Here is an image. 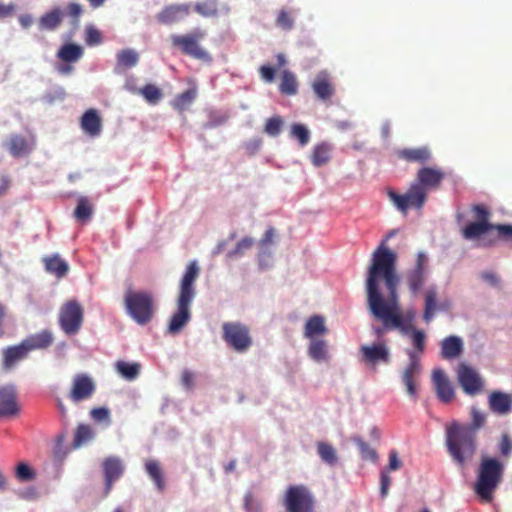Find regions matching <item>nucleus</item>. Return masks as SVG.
I'll use <instances>...</instances> for the list:
<instances>
[{
    "instance_id": "8fccbe9b",
    "label": "nucleus",
    "mask_w": 512,
    "mask_h": 512,
    "mask_svg": "<svg viewBox=\"0 0 512 512\" xmlns=\"http://www.w3.org/2000/svg\"><path fill=\"white\" fill-rule=\"evenodd\" d=\"M290 134L293 138L298 140L301 146H305L310 141L309 130L303 124H293L291 126Z\"/></svg>"
},
{
    "instance_id": "bf43d9fd",
    "label": "nucleus",
    "mask_w": 512,
    "mask_h": 512,
    "mask_svg": "<svg viewBox=\"0 0 512 512\" xmlns=\"http://www.w3.org/2000/svg\"><path fill=\"white\" fill-rule=\"evenodd\" d=\"M91 417L97 422H107L110 423V412L105 407L94 408L91 410Z\"/></svg>"
},
{
    "instance_id": "473e14b6",
    "label": "nucleus",
    "mask_w": 512,
    "mask_h": 512,
    "mask_svg": "<svg viewBox=\"0 0 512 512\" xmlns=\"http://www.w3.org/2000/svg\"><path fill=\"white\" fill-rule=\"evenodd\" d=\"M275 237V229L273 227H269L262 239L259 241L260 252L258 255L259 265L262 268L268 267V260L271 258V251L269 250V246H271L274 242Z\"/></svg>"
},
{
    "instance_id": "de8ad7c7",
    "label": "nucleus",
    "mask_w": 512,
    "mask_h": 512,
    "mask_svg": "<svg viewBox=\"0 0 512 512\" xmlns=\"http://www.w3.org/2000/svg\"><path fill=\"white\" fill-rule=\"evenodd\" d=\"M194 10L203 17H214L217 16L219 7L217 0H205L197 2L194 5Z\"/></svg>"
},
{
    "instance_id": "c85d7f7f",
    "label": "nucleus",
    "mask_w": 512,
    "mask_h": 512,
    "mask_svg": "<svg viewBox=\"0 0 512 512\" xmlns=\"http://www.w3.org/2000/svg\"><path fill=\"white\" fill-rule=\"evenodd\" d=\"M53 335L49 330H43L39 333L32 334L23 340L24 345L29 352L32 350L46 349L53 343Z\"/></svg>"
},
{
    "instance_id": "79ce46f5",
    "label": "nucleus",
    "mask_w": 512,
    "mask_h": 512,
    "mask_svg": "<svg viewBox=\"0 0 512 512\" xmlns=\"http://www.w3.org/2000/svg\"><path fill=\"white\" fill-rule=\"evenodd\" d=\"M95 437V432L93 428L88 424H79L76 428L74 439H73V447L79 448L89 441L93 440Z\"/></svg>"
},
{
    "instance_id": "5fc2aeb1",
    "label": "nucleus",
    "mask_w": 512,
    "mask_h": 512,
    "mask_svg": "<svg viewBox=\"0 0 512 512\" xmlns=\"http://www.w3.org/2000/svg\"><path fill=\"white\" fill-rule=\"evenodd\" d=\"M276 23L282 29L290 30L294 25V20L289 12L281 10L277 16Z\"/></svg>"
},
{
    "instance_id": "6ab92c4d",
    "label": "nucleus",
    "mask_w": 512,
    "mask_h": 512,
    "mask_svg": "<svg viewBox=\"0 0 512 512\" xmlns=\"http://www.w3.org/2000/svg\"><path fill=\"white\" fill-rule=\"evenodd\" d=\"M191 5L189 3L171 4L165 6L157 15L156 19L164 25H171L179 22L190 14Z\"/></svg>"
},
{
    "instance_id": "412c9836",
    "label": "nucleus",
    "mask_w": 512,
    "mask_h": 512,
    "mask_svg": "<svg viewBox=\"0 0 512 512\" xmlns=\"http://www.w3.org/2000/svg\"><path fill=\"white\" fill-rule=\"evenodd\" d=\"M437 297L438 288L436 285L429 286L424 292L423 320L426 323H430L433 320L436 311L445 308V304H439L437 302Z\"/></svg>"
},
{
    "instance_id": "49530a36",
    "label": "nucleus",
    "mask_w": 512,
    "mask_h": 512,
    "mask_svg": "<svg viewBox=\"0 0 512 512\" xmlns=\"http://www.w3.org/2000/svg\"><path fill=\"white\" fill-rule=\"evenodd\" d=\"M317 452L321 460L329 465L337 462V454L333 446L329 443L320 441L317 443Z\"/></svg>"
},
{
    "instance_id": "f8f14e48",
    "label": "nucleus",
    "mask_w": 512,
    "mask_h": 512,
    "mask_svg": "<svg viewBox=\"0 0 512 512\" xmlns=\"http://www.w3.org/2000/svg\"><path fill=\"white\" fill-rule=\"evenodd\" d=\"M285 504L288 512H312L314 501L305 486L296 485L288 488Z\"/></svg>"
},
{
    "instance_id": "6e6552de",
    "label": "nucleus",
    "mask_w": 512,
    "mask_h": 512,
    "mask_svg": "<svg viewBox=\"0 0 512 512\" xmlns=\"http://www.w3.org/2000/svg\"><path fill=\"white\" fill-rule=\"evenodd\" d=\"M128 315L139 325L148 324L155 312L154 297L148 291L128 290L124 295Z\"/></svg>"
},
{
    "instance_id": "09e8293b",
    "label": "nucleus",
    "mask_w": 512,
    "mask_h": 512,
    "mask_svg": "<svg viewBox=\"0 0 512 512\" xmlns=\"http://www.w3.org/2000/svg\"><path fill=\"white\" fill-rule=\"evenodd\" d=\"M471 419L472 422L470 424H461L462 427L473 430V435L477 436V431L483 427L486 421L485 415L476 408L471 409Z\"/></svg>"
},
{
    "instance_id": "7ed1b4c3",
    "label": "nucleus",
    "mask_w": 512,
    "mask_h": 512,
    "mask_svg": "<svg viewBox=\"0 0 512 512\" xmlns=\"http://www.w3.org/2000/svg\"><path fill=\"white\" fill-rule=\"evenodd\" d=\"M386 256L388 266L384 271V284L390 294L391 307H385L382 310L376 308L375 314L381 318H385L392 325V329H399L403 335L409 334L411 336L412 329L415 328L403 323V316L399 304L398 285L400 279L396 271L397 254L386 247Z\"/></svg>"
},
{
    "instance_id": "ddd939ff",
    "label": "nucleus",
    "mask_w": 512,
    "mask_h": 512,
    "mask_svg": "<svg viewBox=\"0 0 512 512\" xmlns=\"http://www.w3.org/2000/svg\"><path fill=\"white\" fill-rule=\"evenodd\" d=\"M428 259L424 252H418L413 268L405 273V281L412 294H417L423 288L428 276Z\"/></svg>"
},
{
    "instance_id": "3c124183",
    "label": "nucleus",
    "mask_w": 512,
    "mask_h": 512,
    "mask_svg": "<svg viewBox=\"0 0 512 512\" xmlns=\"http://www.w3.org/2000/svg\"><path fill=\"white\" fill-rule=\"evenodd\" d=\"M15 476L21 482H28L35 479L36 473L27 463L21 462L16 467Z\"/></svg>"
},
{
    "instance_id": "680f3d73",
    "label": "nucleus",
    "mask_w": 512,
    "mask_h": 512,
    "mask_svg": "<svg viewBox=\"0 0 512 512\" xmlns=\"http://www.w3.org/2000/svg\"><path fill=\"white\" fill-rule=\"evenodd\" d=\"M493 230L498 232L499 237L512 239V225L510 224H493Z\"/></svg>"
},
{
    "instance_id": "69168bd1",
    "label": "nucleus",
    "mask_w": 512,
    "mask_h": 512,
    "mask_svg": "<svg viewBox=\"0 0 512 512\" xmlns=\"http://www.w3.org/2000/svg\"><path fill=\"white\" fill-rule=\"evenodd\" d=\"M244 507L246 512H259V505L254 501L251 493H247L244 498Z\"/></svg>"
},
{
    "instance_id": "4d7b16f0",
    "label": "nucleus",
    "mask_w": 512,
    "mask_h": 512,
    "mask_svg": "<svg viewBox=\"0 0 512 512\" xmlns=\"http://www.w3.org/2000/svg\"><path fill=\"white\" fill-rule=\"evenodd\" d=\"M499 452L503 457H509L512 453V439L507 433L501 435Z\"/></svg>"
},
{
    "instance_id": "4c0bfd02",
    "label": "nucleus",
    "mask_w": 512,
    "mask_h": 512,
    "mask_svg": "<svg viewBox=\"0 0 512 512\" xmlns=\"http://www.w3.org/2000/svg\"><path fill=\"white\" fill-rule=\"evenodd\" d=\"M82 56L83 48L73 43L63 45L57 53V57L66 63H75Z\"/></svg>"
},
{
    "instance_id": "6e6d98bb",
    "label": "nucleus",
    "mask_w": 512,
    "mask_h": 512,
    "mask_svg": "<svg viewBox=\"0 0 512 512\" xmlns=\"http://www.w3.org/2000/svg\"><path fill=\"white\" fill-rule=\"evenodd\" d=\"M85 41L88 45H97L102 41L101 33L93 26H88L85 30Z\"/></svg>"
},
{
    "instance_id": "20e7f679",
    "label": "nucleus",
    "mask_w": 512,
    "mask_h": 512,
    "mask_svg": "<svg viewBox=\"0 0 512 512\" xmlns=\"http://www.w3.org/2000/svg\"><path fill=\"white\" fill-rule=\"evenodd\" d=\"M199 274L200 269L197 262H190L180 281L177 311L172 315L168 325L170 334L179 333L191 319L190 306L196 295L194 283Z\"/></svg>"
},
{
    "instance_id": "4be33fe9",
    "label": "nucleus",
    "mask_w": 512,
    "mask_h": 512,
    "mask_svg": "<svg viewBox=\"0 0 512 512\" xmlns=\"http://www.w3.org/2000/svg\"><path fill=\"white\" fill-rule=\"evenodd\" d=\"M29 350L21 341L18 345H13L3 350V367L6 370L12 369L17 363L25 360L29 355Z\"/></svg>"
},
{
    "instance_id": "c9c22d12",
    "label": "nucleus",
    "mask_w": 512,
    "mask_h": 512,
    "mask_svg": "<svg viewBox=\"0 0 512 512\" xmlns=\"http://www.w3.org/2000/svg\"><path fill=\"white\" fill-rule=\"evenodd\" d=\"M6 146L10 154L15 158L22 157L30 152L29 143L22 135H11Z\"/></svg>"
},
{
    "instance_id": "4468645a",
    "label": "nucleus",
    "mask_w": 512,
    "mask_h": 512,
    "mask_svg": "<svg viewBox=\"0 0 512 512\" xmlns=\"http://www.w3.org/2000/svg\"><path fill=\"white\" fill-rule=\"evenodd\" d=\"M360 360L373 370L379 364H388L391 360L390 350L385 342H377L360 347Z\"/></svg>"
},
{
    "instance_id": "f3484780",
    "label": "nucleus",
    "mask_w": 512,
    "mask_h": 512,
    "mask_svg": "<svg viewBox=\"0 0 512 512\" xmlns=\"http://www.w3.org/2000/svg\"><path fill=\"white\" fill-rule=\"evenodd\" d=\"M102 470L105 480L104 495L112 490L114 482L119 480L124 473L122 460L115 456L107 457L102 462Z\"/></svg>"
},
{
    "instance_id": "393cba45",
    "label": "nucleus",
    "mask_w": 512,
    "mask_h": 512,
    "mask_svg": "<svg viewBox=\"0 0 512 512\" xmlns=\"http://www.w3.org/2000/svg\"><path fill=\"white\" fill-rule=\"evenodd\" d=\"M328 333V328L325 324V318L321 315H313L309 317L304 326V337L312 340L322 338Z\"/></svg>"
},
{
    "instance_id": "2eb2a0df",
    "label": "nucleus",
    "mask_w": 512,
    "mask_h": 512,
    "mask_svg": "<svg viewBox=\"0 0 512 512\" xmlns=\"http://www.w3.org/2000/svg\"><path fill=\"white\" fill-rule=\"evenodd\" d=\"M457 377L463 391L470 395H477L482 391L483 379L478 372L470 366L461 363L457 369Z\"/></svg>"
},
{
    "instance_id": "0e129e2a",
    "label": "nucleus",
    "mask_w": 512,
    "mask_h": 512,
    "mask_svg": "<svg viewBox=\"0 0 512 512\" xmlns=\"http://www.w3.org/2000/svg\"><path fill=\"white\" fill-rule=\"evenodd\" d=\"M402 466V462L400 461V459L398 458V453L396 450H392L390 453H389V465L387 467V472L388 471H395V470H398L400 469Z\"/></svg>"
},
{
    "instance_id": "7c9ffc66",
    "label": "nucleus",
    "mask_w": 512,
    "mask_h": 512,
    "mask_svg": "<svg viewBox=\"0 0 512 512\" xmlns=\"http://www.w3.org/2000/svg\"><path fill=\"white\" fill-rule=\"evenodd\" d=\"M63 16L62 9L60 7H54L40 17L38 21L39 29L47 31L56 30L62 24Z\"/></svg>"
},
{
    "instance_id": "37998d69",
    "label": "nucleus",
    "mask_w": 512,
    "mask_h": 512,
    "mask_svg": "<svg viewBox=\"0 0 512 512\" xmlns=\"http://www.w3.org/2000/svg\"><path fill=\"white\" fill-rule=\"evenodd\" d=\"M93 213V206L87 197L81 196L77 201V206L74 210V217L81 223H86L90 220Z\"/></svg>"
},
{
    "instance_id": "f03ea898",
    "label": "nucleus",
    "mask_w": 512,
    "mask_h": 512,
    "mask_svg": "<svg viewBox=\"0 0 512 512\" xmlns=\"http://www.w3.org/2000/svg\"><path fill=\"white\" fill-rule=\"evenodd\" d=\"M446 174L439 167H422L417 171L415 180L405 194L388 191V197L395 207L406 214L410 208L421 210L427 200L428 192L441 187Z\"/></svg>"
},
{
    "instance_id": "e2e57ef3",
    "label": "nucleus",
    "mask_w": 512,
    "mask_h": 512,
    "mask_svg": "<svg viewBox=\"0 0 512 512\" xmlns=\"http://www.w3.org/2000/svg\"><path fill=\"white\" fill-rule=\"evenodd\" d=\"M390 485H391L390 476L388 475L387 471H382L381 479H380V494L382 497L387 496Z\"/></svg>"
},
{
    "instance_id": "72a5a7b5",
    "label": "nucleus",
    "mask_w": 512,
    "mask_h": 512,
    "mask_svg": "<svg viewBox=\"0 0 512 512\" xmlns=\"http://www.w3.org/2000/svg\"><path fill=\"white\" fill-rule=\"evenodd\" d=\"M125 89L134 94H140L150 104H157L163 97L160 88L154 84H146L143 88H130V81L125 83Z\"/></svg>"
},
{
    "instance_id": "774afa93",
    "label": "nucleus",
    "mask_w": 512,
    "mask_h": 512,
    "mask_svg": "<svg viewBox=\"0 0 512 512\" xmlns=\"http://www.w3.org/2000/svg\"><path fill=\"white\" fill-rule=\"evenodd\" d=\"M67 11L69 16H71L77 21L82 14V6L79 3L72 2L68 4Z\"/></svg>"
},
{
    "instance_id": "dca6fc26",
    "label": "nucleus",
    "mask_w": 512,
    "mask_h": 512,
    "mask_svg": "<svg viewBox=\"0 0 512 512\" xmlns=\"http://www.w3.org/2000/svg\"><path fill=\"white\" fill-rule=\"evenodd\" d=\"M96 385L87 374L80 373L74 376L69 398L75 402L89 399L95 392Z\"/></svg>"
},
{
    "instance_id": "cd10ccee",
    "label": "nucleus",
    "mask_w": 512,
    "mask_h": 512,
    "mask_svg": "<svg viewBox=\"0 0 512 512\" xmlns=\"http://www.w3.org/2000/svg\"><path fill=\"white\" fill-rule=\"evenodd\" d=\"M308 355L315 362H328L330 353L327 340L323 338L309 340Z\"/></svg>"
},
{
    "instance_id": "e433bc0d",
    "label": "nucleus",
    "mask_w": 512,
    "mask_h": 512,
    "mask_svg": "<svg viewBox=\"0 0 512 512\" xmlns=\"http://www.w3.org/2000/svg\"><path fill=\"white\" fill-rule=\"evenodd\" d=\"M145 470L159 491L165 488V480L159 461L148 459L145 461Z\"/></svg>"
},
{
    "instance_id": "a18cd8bd",
    "label": "nucleus",
    "mask_w": 512,
    "mask_h": 512,
    "mask_svg": "<svg viewBox=\"0 0 512 512\" xmlns=\"http://www.w3.org/2000/svg\"><path fill=\"white\" fill-rule=\"evenodd\" d=\"M116 371L126 380H135L139 374L141 365L139 363H129L125 361H118L115 365Z\"/></svg>"
},
{
    "instance_id": "9d476101",
    "label": "nucleus",
    "mask_w": 512,
    "mask_h": 512,
    "mask_svg": "<svg viewBox=\"0 0 512 512\" xmlns=\"http://www.w3.org/2000/svg\"><path fill=\"white\" fill-rule=\"evenodd\" d=\"M222 338L234 351L244 353L253 345L250 328L241 322H225L222 324Z\"/></svg>"
},
{
    "instance_id": "bb28decb",
    "label": "nucleus",
    "mask_w": 512,
    "mask_h": 512,
    "mask_svg": "<svg viewBox=\"0 0 512 512\" xmlns=\"http://www.w3.org/2000/svg\"><path fill=\"white\" fill-rule=\"evenodd\" d=\"M312 88L317 97L323 101L330 100L335 92L328 75L324 72L315 77Z\"/></svg>"
},
{
    "instance_id": "39448f33",
    "label": "nucleus",
    "mask_w": 512,
    "mask_h": 512,
    "mask_svg": "<svg viewBox=\"0 0 512 512\" xmlns=\"http://www.w3.org/2000/svg\"><path fill=\"white\" fill-rule=\"evenodd\" d=\"M445 444L453 462L463 468L476 454L477 436L454 421L446 428Z\"/></svg>"
},
{
    "instance_id": "603ef678",
    "label": "nucleus",
    "mask_w": 512,
    "mask_h": 512,
    "mask_svg": "<svg viewBox=\"0 0 512 512\" xmlns=\"http://www.w3.org/2000/svg\"><path fill=\"white\" fill-rule=\"evenodd\" d=\"M283 120L280 116L271 117L266 121L264 131L270 136H278L281 132Z\"/></svg>"
},
{
    "instance_id": "338daca9",
    "label": "nucleus",
    "mask_w": 512,
    "mask_h": 512,
    "mask_svg": "<svg viewBox=\"0 0 512 512\" xmlns=\"http://www.w3.org/2000/svg\"><path fill=\"white\" fill-rule=\"evenodd\" d=\"M181 383L186 389H192L194 386V374L189 370H184L181 375Z\"/></svg>"
},
{
    "instance_id": "ea45409f",
    "label": "nucleus",
    "mask_w": 512,
    "mask_h": 512,
    "mask_svg": "<svg viewBox=\"0 0 512 512\" xmlns=\"http://www.w3.org/2000/svg\"><path fill=\"white\" fill-rule=\"evenodd\" d=\"M117 65L116 69H127L132 68L137 65L139 61V55L133 49H123L120 50L117 55Z\"/></svg>"
},
{
    "instance_id": "a211bd4d",
    "label": "nucleus",
    "mask_w": 512,
    "mask_h": 512,
    "mask_svg": "<svg viewBox=\"0 0 512 512\" xmlns=\"http://www.w3.org/2000/svg\"><path fill=\"white\" fill-rule=\"evenodd\" d=\"M20 411L16 389L13 385L0 387V418L14 417Z\"/></svg>"
},
{
    "instance_id": "a19ab883",
    "label": "nucleus",
    "mask_w": 512,
    "mask_h": 512,
    "mask_svg": "<svg viewBox=\"0 0 512 512\" xmlns=\"http://www.w3.org/2000/svg\"><path fill=\"white\" fill-rule=\"evenodd\" d=\"M197 95L195 89H188L178 94L171 102L172 107L178 112L182 113L189 108Z\"/></svg>"
},
{
    "instance_id": "f704fd0d",
    "label": "nucleus",
    "mask_w": 512,
    "mask_h": 512,
    "mask_svg": "<svg viewBox=\"0 0 512 512\" xmlns=\"http://www.w3.org/2000/svg\"><path fill=\"white\" fill-rule=\"evenodd\" d=\"M462 350V340L457 336H448L441 343V355L444 359L456 358Z\"/></svg>"
},
{
    "instance_id": "b1692460",
    "label": "nucleus",
    "mask_w": 512,
    "mask_h": 512,
    "mask_svg": "<svg viewBox=\"0 0 512 512\" xmlns=\"http://www.w3.org/2000/svg\"><path fill=\"white\" fill-rule=\"evenodd\" d=\"M488 403L490 410L499 415L508 414L512 410V396L501 391H493Z\"/></svg>"
},
{
    "instance_id": "5701e85b",
    "label": "nucleus",
    "mask_w": 512,
    "mask_h": 512,
    "mask_svg": "<svg viewBox=\"0 0 512 512\" xmlns=\"http://www.w3.org/2000/svg\"><path fill=\"white\" fill-rule=\"evenodd\" d=\"M80 126L90 137H97L102 131V119L96 109H88L81 117Z\"/></svg>"
},
{
    "instance_id": "2f4dec72",
    "label": "nucleus",
    "mask_w": 512,
    "mask_h": 512,
    "mask_svg": "<svg viewBox=\"0 0 512 512\" xmlns=\"http://www.w3.org/2000/svg\"><path fill=\"white\" fill-rule=\"evenodd\" d=\"M492 230L493 224L490 222L473 221L462 229V236L466 240H480L481 236Z\"/></svg>"
},
{
    "instance_id": "1a4fd4ad",
    "label": "nucleus",
    "mask_w": 512,
    "mask_h": 512,
    "mask_svg": "<svg viewBox=\"0 0 512 512\" xmlns=\"http://www.w3.org/2000/svg\"><path fill=\"white\" fill-rule=\"evenodd\" d=\"M206 33L201 29L183 35H172L171 44L182 54L201 61H210V54L201 46L200 42L205 38Z\"/></svg>"
},
{
    "instance_id": "0eeeda50",
    "label": "nucleus",
    "mask_w": 512,
    "mask_h": 512,
    "mask_svg": "<svg viewBox=\"0 0 512 512\" xmlns=\"http://www.w3.org/2000/svg\"><path fill=\"white\" fill-rule=\"evenodd\" d=\"M414 350H408L407 355L409 357V363L404 368L401 378L402 382L406 387V392L409 397L417 398V378L421 374V363L419 354H422L426 347V336L422 330L412 329L410 336Z\"/></svg>"
},
{
    "instance_id": "aec40b11",
    "label": "nucleus",
    "mask_w": 512,
    "mask_h": 512,
    "mask_svg": "<svg viewBox=\"0 0 512 512\" xmlns=\"http://www.w3.org/2000/svg\"><path fill=\"white\" fill-rule=\"evenodd\" d=\"M432 381L435 385L436 395L443 403H449L454 398V388L441 369H435L432 373Z\"/></svg>"
},
{
    "instance_id": "f257e3e1",
    "label": "nucleus",
    "mask_w": 512,
    "mask_h": 512,
    "mask_svg": "<svg viewBox=\"0 0 512 512\" xmlns=\"http://www.w3.org/2000/svg\"><path fill=\"white\" fill-rule=\"evenodd\" d=\"M387 266L386 246L382 243L372 254L365 283L367 308L371 316L382 323V326L373 327L374 334L378 338L382 337L388 330H392V325L385 318L375 314L376 308L382 310L385 307H391L390 294L388 293L387 297H385L379 289V280L381 278L384 280V271L387 269Z\"/></svg>"
},
{
    "instance_id": "58836bf2",
    "label": "nucleus",
    "mask_w": 512,
    "mask_h": 512,
    "mask_svg": "<svg viewBox=\"0 0 512 512\" xmlns=\"http://www.w3.org/2000/svg\"><path fill=\"white\" fill-rule=\"evenodd\" d=\"M279 91L284 95H295L298 92V81L294 73L290 70H284L281 75Z\"/></svg>"
},
{
    "instance_id": "c756f323",
    "label": "nucleus",
    "mask_w": 512,
    "mask_h": 512,
    "mask_svg": "<svg viewBox=\"0 0 512 512\" xmlns=\"http://www.w3.org/2000/svg\"><path fill=\"white\" fill-rule=\"evenodd\" d=\"M45 270L55 275L57 278L64 277L69 271L68 263L63 260L58 254L45 256L42 259Z\"/></svg>"
},
{
    "instance_id": "9b49d317",
    "label": "nucleus",
    "mask_w": 512,
    "mask_h": 512,
    "mask_svg": "<svg viewBox=\"0 0 512 512\" xmlns=\"http://www.w3.org/2000/svg\"><path fill=\"white\" fill-rule=\"evenodd\" d=\"M58 320L65 334H77L84 320V309L82 305L75 299L65 302L60 308Z\"/></svg>"
},
{
    "instance_id": "052dcab7",
    "label": "nucleus",
    "mask_w": 512,
    "mask_h": 512,
    "mask_svg": "<svg viewBox=\"0 0 512 512\" xmlns=\"http://www.w3.org/2000/svg\"><path fill=\"white\" fill-rule=\"evenodd\" d=\"M276 69L269 65H262L259 68V74L261 79L266 83L273 82L275 78Z\"/></svg>"
},
{
    "instance_id": "423d86ee",
    "label": "nucleus",
    "mask_w": 512,
    "mask_h": 512,
    "mask_svg": "<svg viewBox=\"0 0 512 512\" xmlns=\"http://www.w3.org/2000/svg\"><path fill=\"white\" fill-rule=\"evenodd\" d=\"M504 474V464L492 457H483L480 461L474 483L476 495L485 503L493 500L494 492L500 485Z\"/></svg>"
},
{
    "instance_id": "13d9d810",
    "label": "nucleus",
    "mask_w": 512,
    "mask_h": 512,
    "mask_svg": "<svg viewBox=\"0 0 512 512\" xmlns=\"http://www.w3.org/2000/svg\"><path fill=\"white\" fill-rule=\"evenodd\" d=\"M476 221L489 222L491 212L484 205L477 204L472 207Z\"/></svg>"
},
{
    "instance_id": "c03bdc74",
    "label": "nucleus",
    "mask_w": 512,
    "mask_h": 512,
    "mask_svg": "<svg viewBox=\"0 0 512 512\" xmlns=\"http://www.w3.org/2000/svg\"><path fill=\"white\" fill-rule=\"evenodd\" d=\"M331 147L326 143H321L313 148L311 162L314 166L320 167L330 160Z\"/></svg>"
},
{
    "instance_id": "a878e982",
    "label": "nucleus",
    "mask_w": 512,
    "mask_h": 512,
    "mask_svg": "<svg viewBox=\"0 0 512 512\" xmlns=\"http://www.w3.org/2000/svg\"><path fill=\"white\" fill-rule=\"evenodd\" d=\"M397 155L400 159L407 162L424 164L431 160L432 153L427 146L415 147V148H404L397 151Z\"/></svg>"
},
{
    "instance_id": "864d4df0",
    "label": "nucleus",
    "mask_w": 512,
    "mask_h": 512,
    "mask_svg": "<svg viewBox=\"0 0 512 512\" xmlns=\"http://www.w3.org/2000/svg\"><path fill=\"white\" fill-rule=\"evenodd\" d=\"M356 443L363 459L371 461L377 460L376 451L373 448H371L366 442H364L361 439H357Z\"/></svg>"
}]
</instances>
